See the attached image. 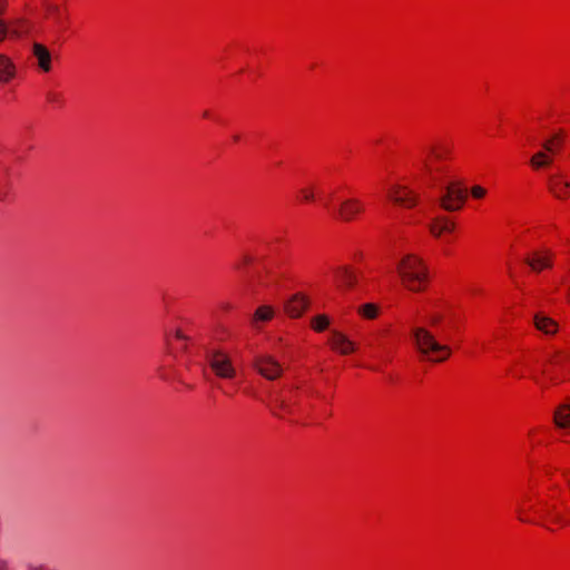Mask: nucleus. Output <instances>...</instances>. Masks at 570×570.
<instances>
[{
	"label": "nucleus",
	"mask_w": 570,
	"mask_h": 570,
	"mask_svg": "<svg viewBox=\"0 0 570 570\" xmlns=\"http://www.w3.org/2000/svg\"><path fill=\"white\" fill-rule=\"evenodd\" d=\"M412 336L415 341L417 351L431 362H444L452 354L451 347L446 344L440 343L436 340V336L425 327L419 326L412 328Z\"/></svg>",
	"instance_id": "nucleus-1"
},
{
	"label": "nucleus",
	"mask_w": 570,
	"mask_h": 570,
	"mask_svg": "<svg viewBox=\"0 0 570 570\" xmlns=\"http://www.w3.org/2000/svg\"><path fill=\"white\" fill-rule=\"evenodd\" d=\"M397 273L407 289L420 292L424 288L428 272L423 262L417 256L411 254L404 256L397 264Z\"/></svg>",
	"instance_id": "nucleus-2"
},
{
	"label": "nucleus",
	"mask_w": 570,
	"mask_h": 570,
	"mask_svg": "<svg viewBox=\"0 0 570 570\" xmlns=\"http://www.w3.org/2000/svg\"><path fill=\"white\" fill-rule=\"evenodd\" d=\"M425 154L420 160L422 170L432 184H436L440 181V176L446 171L441 161L449 154V149L442 146H430Z\"/></svg>",
	"instance_id": "nucleus-3"
},
{
	"label": "nucleus",
	"mask_w": 570,
	"mask_h": 570,
	"mask_svg": "<svg viewBox=\"0 0 570 570\" xmlns=\"http://www.w3.org/2000/svg\"><path fill=\"white\" fill-rule=\"evenodd\" d=\"M208 364L214 373L225 380H232L236 376V368L234 367L230 357L223 351H214L207 356Z\"/></svg>",
	"instance_id": "nucleus-4"
},
{
	"label": "nucleus",
	"mask_w": 570,
	"mask_h": 570,
	"mask_svg": "<svg viewBox=\"0 0 570 570\" xmlns=\"http://www.w3.org/2000/svg\"><path fill=\"white\" fill-rule=\"evenodd\" d=\"M445 194L440 197V205L448 212L459 210L466 200V189L458 183L444 187Z\"/></svg>",
	"instance_id": "nucleus-5"
},
{
	"label": "nucleus",
	"mask_w": 570,
	"mask_h": 570,
	"mask_svg": "<svg viewBox=\"0 0 570 570\" xmlns=\"http://www.w3.org/2000/svg\"><path fill=\"white\" fill-rule=\"evenodd\" d=\"M255 368L267 380H275L281 376L283 370L281 364L269 355H259L254 362Z\"/></svg>",
	"instance_id": "nucleus-6"
},
{
	"label": "nucleus",
	"mask_w": 570,
	"mask_h": 570,
	"mask_svg": "<svg viewBox=\"0 0 570 570\" xmlns=\"http://www.w3.org/2000/svg\"><path fill=\"white\" fill-rule=\"evenodd\" d=\"M389 198L397 205L413 207L417 204V196L407 187L394 185L389 190Z\"/></svg>",
	"instance_id": "nucleus-7"
},
{
	"label": "nucleus",
	"mask_w": 570,
	"mask_h": 570,
	"mask_svg": "<svg viewBox=\"0 0 570 570\" xmlns=\"http://www.w3.org/2000/svg\"><path fill=\"white\" fill-rule=\"evenodd\" d=\"M364 210V205L356 198H347L341 202L337 209V218L350 222Z\"/></svg>",
	"instance_id": "nucleus-8"
},
{
	"label": "nucleus",
	"mask_w": 570,
	"mask_h": 570,
	"mask_svg": "<svg viewBox=\"0 0 570 570\" xmlns=\"http://www.w3.org/2000/svg\"><path fill=\"white\" fill-rule=\"evenodd\" d=\"M32 55L37 59L38 67L43 72H49L51 70V52L46 46L39 42H33Z\"/></svg>",
	"instance_id": "nucleus-9"
},
{
	"label": "nucleus",
	"mask_w": 570,
	"mask_h": 570,
	"mask_svg": "<svg viewBox=\"0 0 570 570\" xmlns=\"http://www.w3.org/2000/svg\"><path fill=\"white\" fill-rule=\"evenodd\" d=\"M2 40L6 37L18 38L28 31L27 22L23 19H14L10 22L2 20Z\"/></svg>",
	"instance_id": "nucleus-10"
},
{
	"label": "nucleus",
	"mask_w": 570,
	"mask_h": 570,
	"mask_svg": "<svg viewBox=\"0 0 570 570\" xmlns=\"http://www.w3.org/2000/svg\"><path fill=\"white\" fill-rule=\"evenodd\" d=\"M330 343L334 350L344 355L350 354L355 350L354 343L338 331H332Z\"/></svg>",
	"instance_id": "nucleus-11"
},
{
	"label": "nucleus",
	"mask_w": 570,
	"mask_h": 570,
	"mask_svg": "<svg viewBox=\"0 0 570 570\" xmlns=\"http://www.w3.org/2000/svg\"><path fill=\"white\" fill-rule=\"evenodd\" d=\"M549 190L557 198H566L570 195V183L564 180L562 176H552L548 181Z\"/></svg>",
	"instance_id": "nucleus-12"
},
{
	"label": "nucleus",
	"mask_w": 570,
	"mask_h": 570,
	"mask_svg": "<svg viewBox=\"0 0 570 570\" xmlns=\"http://www.w3.org/2000/svg\"><path fill=\"white\" fill-rule=\"evenodd\" d=\"M524 262L533 272H540L542 268L551 267V254L535 252L532 256H527Z\"/></svg>",
	"instance_id": "nucleus-13"
},
{
	"label": "nucleus",
	"mask_w": 570,
	"mask_h": 570,
	"mask_svg": "<svg viewBox=\"0 0 570 570\" xmlns=\"http://www.w3.org/2000/svg\"><path fill=\"white\" fill-rule=\"evenodd\" d=\"M454 227V223L446 217H438L429 226L431 234L435 237H440L442 233L452 232Z\"/></svg>",
	"instance_id": "nucleus-14"
},
{
	"label": "nucleus",
	"mask_w": 570,
	"mask_h": 570,
	"mask_svg": "<svg viewBox=\"0 0 570 570\" xmlns=\"http://www.w3.org/2000/svg\"><path fill=\"white\" fill-rule=\"evenodd\" d=\"M307 307V301L301 295L293 296L286 304V312L292 317H298Z\"/></svg>",
	"instance_id": "nucleus-15"
},
{
	"label": "nucleus",
	"mask_w": 570,
	"mask_h": 570,
	"mask_svg": "<svg viewBox=\"0 0 570 570\" xmlns=\"http://www.w3.org/2000/svg\"><path fill=\"white\" fill-rule=\"evenodd\" d=\"M274 316V309L272 306L262 305L259 306L252 316L250 324L255 328H259V324L268 322Z\"/></svg>",
	"instance_id": "nucleus-16"
},
{
	"label": "nucleus",
	"mask_w": 570,
	"mask_h": 570,
	"mask_svg": "<svg viewBox=\"0 0 570 570\" xmlns=\"http://www.w3.org/2000/svg\"><path fill=\"white\" fill-rule=\"evenodd\" d=\"M553 422L560 429L570 428V404H562L557 407Z\"/></svg>",
	"instance_id": "nucleus-17"
},
{
	"label": "nucleus",
	"mask_w": 570,
	"mask_h": 570,
	"mask_svg": "<svg viewBox=\"0 0 570 570\" xmlns=\"http://www.w3.org/2000/svg\"><path fill=\"white\" fill-rule=\"evenodd\" d=\"M534 325L539 331H542L546 334H554L557 332V323L540 314L534 316Z\"/></svg>",
	"instance_id": "nucleus-18"
},
{
	"label": "nucleus",
	"mask_w": 570,
	"mask_h": 570,
	"mask_svg": "<svg viewBox=\"0 0 570 570\" xmlns=\"http://www.w3.org/2000/svg\"><path fill=\"white\" fill-rule=\"evenodd\" d=\"M45 8L49 18H51L58 27H62L65 18L59 6L52 2H46Z\"/></svg>",
	"instance_id": "nucleus-19"
},
{
	"label": "nucleus",
	"mask_w": 570,
	"mask_h": 570,
	"mask_svg": "<svg viewBox=\"0 0 570 570\" xmlns=\"http://www.w3.org/2000/svg\"><path fill=\"white\" fill-rule=\"evenodd\" d=\"M336 276L346 286H352L356 282L355 274L346 267L337 268Z\"/></svg>",
	"instance_id": "nucleus-20"
},
{
	"label": "nucleus",
	"mask_w": 570,
	"mask_h": 570,
	"mask_svg": "<svg viewBox=\"0 0 570 570\" xmlns=\"http://www.w3.org/2000/svg\"><path fill=\"white\" fill-rule=\"evenodd\" d=\"M552 159L547 156L543 151L534 154L530 160L533 168L539 169L547 167L551 164Z\"/></svg>",
	"instance_id": "nucleus-21"
},
{
	"label": "nucleus",
	"mask_w": 570,
	"mask_h": 570,
	"mask_svg": "<svg viewBox=\"0 0 570 570\" xmlns=\"http://www.w3.org/2000/svg\"><path fill=\"white\" fill-rule=\"evenodd\" d=\"M330 323L331 322H330L328 316H326L324 314L316 315L311 321V325H312L313 330L316 332L325 331L328 327Z\"/></svg>",
	"instance_id": "nucleus-22"
},
{
	"label": "nucleus",
	"mask_w": 570,
	"mask_h": 570,
	"mask_svg": "<svg viewBox=\"0 0 570 570\" xmlns=\"http://www.w3.org/2000/svg\"><path fill=\"white\" fill-rule=\"evenodd\" d=\"M1 75H2V83L8 82L16 75L14 67L12 66V63L4 56H2V71H1Z\"/></svg>",
	"instance_id": "nucleus-23"
},
{
	"label": "nucleus",
	"mask_w": 570,
	"mask_h": 570,
	"mask_svg": "<svg viewBox=\"0 0 570 570\" xmlns=\"http://www.w3.org/2000/svg\"><path fill=\"white\" fill-rule=\"evenodd\" d=\"M274 402H275L276 409L279 410V413H277L276 411H273L274 415L282 417L283 414H292L293 413L292 406L283 397L277 396Z\"/></svg>",
	"instance_id": "nucleus-24"
},
{
	"label": "nucleus",
	"mask_w": 570,
	"mask_h": 570,
	"mask_svg": "<svg viewBox=\"0 0 570 570\" xmlns=\"http://www.w3.org/2000/svg\"><path fill=\"white\" fill-rule=\"evenodd\" d=\"M358 313L366 318H375L377 315V306L367 303L358 307Z\"/></svg>",
	"instance_id": "nucleus-25"
},
{
	"label": "nucleus",
	"mask_w": 570,
	"mask_h": 570,
	"mask_svg": "<svg viewBox=\"0 0 570 570\" xmlns=\"http://www.w3.org/2000/svg\"><path fill=\"white\" fill-rule=\"evenodd\" d=\"M485 194H487L485 188H483V187H481V186H478V185H476V186H473V187L471 188V195H472V197H474V198H478V199L483 198V197L485 196Z\"/></svg>",
	"instance_id": "nucleus-26"
},
{
	"label": "nucleus",
	"mask_w": 570,
	"mask_h": 570,
	"mask_svg": "<svg viewBox=\"0 0 570 570\" xmlns=\"http://www.w3.org/2000/svg\"><path fill=\"white\" fill-rule=\"evenodd\" d=\"M46 98L51 104H60L61 102V95L55 91H48L46 94Z\"/></svg>",
	"instance_id": "nucleus-27"
},
{
	"label": "nucleus",
	"mask_w": 570,
	"mask_h": 570,
	"mask_svg": "<svg viewBox=\"0 0 570 570\" xmlns=\"http://www.w3.org/2000/svg\"><path fill=\"white\" fill-rule=\"evenodd\" d=\"M429 323L432 325V326H436L441 323V321L443 320V315L441 313H431L429 316Z\"/></svg>",
	"instance_id": "nucleus-28"
},
{
	"label": "nucleus",
	"mask_w": 570,
	"mask_h": 570,
	"mask_svg": "<svg viewBox=\"0 0 570 570\" xmlns=\"http://www.w3.org/2000/svg\"><path fill=\"white\" fill-rule=\"evenodd\" d=\"M301 194H302V197L304 200H313L314 199V193L309 189H302Z\"/></svg>",
	"instance_id": "nucleus-29"
},
{
	"label": "nucleus",
	"mask_w": 570,
	"mask_h": 570,
	"mask_svg": "<svg viewBox=\"0 0 570 570\" xmlns=\"http://www.w3.org/2000/svg\"><path fill=\"white\" fill-rule=\"evenodd\" d=\"M547 514H550L552 515L553 520L557 521V522H561V517L557 513H554V511L551 509L547 510Z\"/></svg>",
	"instance_id": "nucleus-30"
},
{
	"label": "nucleus",
	"mask_w": 570,
	"mask_h": 570,
	"mask_svg": "<svg viewBox=\"0 0 570 570\" xmlns=\"http://www.w3.org/2000/svg\"><path fill=\"white\" fill-rule=\"evenodd\" d=\"M543 148L544 150L549 151V153H553V147H552V142L549 140V141H546L543 144Z\"/></svg>",
	"instance_id": "nucleus-31"
},
{
	"label": "nucleus",
	"mask_w": 570,
	"mask_h": 570,
	"mask_svg": "<svg viewBox=\"0 0 570 570\" xmlns=\"http://www.w3.org/2000/svg\"><path fill=\"white\" fill-rule=\"evenodd\" d=\"M175 335L178 340H183V341L187 340V337L184 335V333L179 330L176 331Z\"/></svg>",
	"instance_id": "nucleus-32"
},
{
	"label": "nucleus",
	"mask_w": 570,
	"mask_h": 570,
	"mask_svg": "<svg viewBox=\"0 0 570 570\" xmlns=\"http://www.w3.org/2000/svg\"><path fill=\"white\" fill-rule=\"evenodd\" d=\"M519 520L522 521V522H530V520L523 518L522 515L519 517Z\"/></svg>",
	"instance_id": "nucleus-33"
},
{
	"label": "nucleus",
	"mask_w": 570,
	"mask_h": 570,
	"mask_svg": "<svg viewBox=\"0 0 570 570\" xmlns=\"http://www.w3.org/2000/svg\"><path fill=\"white\" fill-rule=\"evenodd\" d=\"M233 139H234V141H238V140H239V136H238V135H235V136L233 137Z\"/></svg>",
	"instance_id": "nucleus-34"
},
{
	"label": "nucleus",
	"mask_w": 570,
	"mask_h": 570,
	"mask_svg": "<svg viewBox=\"0 0 570 570\" xmlns=\"http://www.w3.org/2000/svg\"><path fill=\"white\" fill-rule=\"evenodd\" d=\"M250 261H252L250 257H248V256L245 257V263H250Z\"/></svg>",
	"instance_id": "nucleus-35"
},
{
	"label": "nucleus",
	"mask_w": 570,
	"mask_h": 570,
	"mask_svg": "<svg viewBox=\"0 0 570 570\" xmlns=\"http://www.w3.org/2000/svg\"><path fill=\"white\" fill-rule=\"evenodd\" d=\"M204 117H208L209 116V112L208 111H204Z\"/></svg>",
	"instance_id": "nucleus-36"
},
{
	"label": "nucleus",
	"mask_w": 570,
	"mask_h": 570,
	"mask_svg": "<svg viewBox=\"0 0 570 570\" xmlns=\"http://www.w3.org/2000/svg\"><path fill=\"white\" fill-rule=\"evenodd\" d=\"M1 1H2V9H3L7 0H1Z\"/></svg>",
	"instance_id": "nucleus-37"
},
{
	"label": "nucleus",
	"mask_w": 570,
	"mask_h": 570,
	"mask_svg": "<svg viewBox=\"0 0 570 570\" xmlns=\"http://www.w3.org/2000/svg\"><path fill=\"white\" fill-rule=\"evenodd\" d=\"M181 348H183L184 351H187V346H185V345H181Z\"/></svg>",
	"instance_id": "nucleus-38"
},
{
	"label": "nucleus",
	"mask_w": 570,
	"mask_h": 570,
	"mask_svg": "<svg viewBox=\"0 0 570 570\" xmlns=\"http://www.w3.org/2000/svg\"><path fill=\"white\" fill-rule=\"evenodd\" d=\"M181 348H183L184 351H187V346H185V345H181Z\"/></svg>",
	"instance_id": "nucleus-39"
},
{
	"label": "nucleus",
	"mask_w": 570,
	"mask_h": 570,
	"mask_svg": "<svg viewBox=\"0 0 570 570\" xmlns=\"http://www.w3.org/2000/svg\"><path fill=\"white\" fill-rule=\"evenodd\" d=\"M569 299H570V288H569Z\"/></svg>",
	"instance_id": "nucleus-40"
}]
</instances>
